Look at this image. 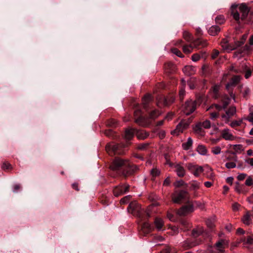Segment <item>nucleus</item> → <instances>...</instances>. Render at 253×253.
Segmentation results:
<instances>
[{"label":"nucleus","instance_id":"obj_31","mask_svg":"<svg viewBox=\"0 0 253 253\" xmlns=\"http://www.w3.org/2000/svg\"><path fill=\"white\" fill-rule=\"evenodd\" d=\"M242 221L244 224L249 225L251 222V215L249 212H247L242 218Z\"/></svg>","mask_w":253,"mask_h":253},{"label":"nucleus","instance_id":"obj_40","mask_svg":"<svg viewBox=\"0 0 253 253\" xmlns=\"http://www.w3.org/2000/svg\"><path fill=\"white\" fill-rule=\"evenodd\" d=\"M215 20L216 23L218 24H222L224 23L225 18L223 15H219L215 17Z\"/></svg>","mask_w":253,"mask_h":253},{"label":"nucleus","instance_id":"obj_64","mask_svg":"<svg viewBox=\"0 0 253 253\" xmlns=\"http://www.w3.org/2000/svg\"><path fill=\"white\" fill-rule=\"evenodd\" d=\"M251 74H252V72L250 70H247L245 73V78L246 79H248L249 78H250L251 77Z\"/></svg>","mask_w":253,"mask_h":253},{"label":"nucleus","instance_id":"obj_45","mask_svg":"<svg viewBox=\"0 0 253 253\" xmlns=\"http://www.w3.org/2000/svg\"><path fill=\"white\" fill-rule=\"evenodd\" d=\"M160 173V170L157 169V168H154L151 169V174L153 177H156L158 175H159Z\"/></svg>","mask_w":253,"mask_h":253},{"label":"nucleus","instance_id":"obj_30","mask_svg":"<svg viewBox=\"0 0 253 253\" xmlns=\"http://www.w3.org/2000/svg\"><path fill=\"white\" fill-rule=\"evenodd\" d=\"M136 136L138 139H144L148 137V133L145 131L141 130L136 132Z\"/></svg>","mask_w":253,"mask_h":253},{"label":"nucleus","instance_id":"obj_23","mask_svg":"<svg viewBox=\"0 0 253 253\" xmlns=\"http://www.w3.org/2000/svg\"><path fill=\"white\" fill-rule=\"evenodd\" d=\"M240 80H241V77L240 76H235L233 77L231 79V80H230L229 83H228L227 84L226 88L227 89H229L231 86L235 85L240 81Z\"/></svg>","mask_w":253,"mask_h":253},{"label":"nucleus","instance_id":"obj_1","mask_svg":"<svg viewBox=\"0 0 253 253\" xmlns=\"http://www.w3.org/2000/svg\"><path fill=\"white\" fill-rule=\"evenodd\" d=\"M113 170L122 169V174L125 176L132 174L138 169L136 166L131 164L127 160L116 158L111 166Z\"/></svg>","mask_w":253,"mask_h":253},{"label":"nucleus","instance_id":"obj_46","mask_svg":"<svg viewBox=\"0 0 253 253\" xmlns=\"http://www.w3.org/2000/svg\"><path fill=\"white\" fill-rule=\"evenodd\" d=\"M130 199L131 196L129 195H127L120 200V203L122 204H126L130 200Z\"/></svg>","mask_w":253,"mask_h":253},{"label":"nucleus","instance_id":"obj_12","mask_svg":"<svg viewBox=\"0 0 253 253\" xmlns=\"http://www.w3.org/2000/svg\"><path fill=\"white\" fill-rule=\"evenodd\" d=\"M194 210L193 205L189 203L188 205L184 206L180 209L177 211V214L179 215H185L193 211Z\"/></svg>","mask_w":253,"mask_h":253},{"label":"nucleus","instance_id":"obj_7","mask_svg":"<svg viewBox=\"0 0 253 253\" xmlns=\"http://www.w3.org/2000/svg\"><path fill=\"white\" fill-rule=\"evenodd\" d=\"M196 106V101L188 100L182 106V110L186 115H189L195 110Z\"/></svg>","mask_w":253,"mask_h":253},{"label":"nucleus","instance_id":"obj_16","mask_svg":"<svg viewBox=\"0 0 253 253\" xmlns=\"http://www.w3.org/2000/svg\"><path fill=\"white\" fill-rule=\"evenodd\" d=\"M221 45L222 48L227 52H230L236 49L235 44L232 45L228 43L226 39H223L221 42Z\"/></svg>","mask_w":253,"mask_h":253},{"label":"nucleus","instance_id":"obj_43","mask_svg":"<svg viewBox=\"0 0 253 253\" xmlns=\"http://www.w3.org/2000/svg\"><path fill=\"white\" fill-rule=\"evenodd\" d=\"M242 123V120H238V121H234L231 122L230 124V126L232 127H235L238 126H240Z\"/></svg>","mask_w":253,"mask_h":253},{"label":"nucleus","instance_id":"obj_22","mask_svg":"<svg viewBox=\"0 0 253 253\" xmlns=\"http://www.w3.org/2000/svg\"><path fill=\"white\" fill-rule=\"evenodd\" d=\"M195 71V67L190 65L185 66L183 68V73L187 76H191L194 74Z\"/></svg>","mask_w":253,"mask_h":253},{"label":"nucleus","instance_id":"obj_51","mask_svg":"<svg viewBox=\"0 0 253 253\" xmlns=\"http://www.w3.org/2000/svg\"><path fill=\"white\" fill-rule=\"evenodd\" d=\"M191 58L192 61L196 62L201 58V56L198 53L194 54L192 56Z\"/></svg>","mask_w":253,"mask_h":253},{"label":"nucleus","instance_id":"obj_54","mask_svg":"<svg viewBox=\"0 0 253 253\" xmlns=\"http://www.w3.org/2000/svg\"><path fill=\"white\" fill-rule=\"evenodd\" d=\"M219 52L217 50L214 49L213 50L212 54H211V58L212 59H215V58H216L218 56V55H219Z\"/></svg>","mask_w":253,"mask_h":253},{"label":"nucleus","instance_id":"obj_8","mask_svg":"<svg viewBox=\"0 0 253 253\" xmlns=\"http://www.w3.org/2000/svg\"><path fill=\"white\" fill-rule=\"evenodd\" d=\"M127 210L134 215L138 217L141 216L142 211L140 205L136 201H133L130 203Z\"/></svg>","mask_w":253,"mask_h":253},{"label":"nucleus","instance_id":"obj_44","mask_svg":"<svg viewBox=\"0 0 253 253\" xmlns=\"http://www.w3.org/2000/svg\"><path fill=\"white\" fill-rule=\"evenodd\" d=\"M171 51L173 54L176 55L177 56H178L179 57L182 58L184 57V56L183 55V54L181 52V51H179V50H178L177 48H172Z\"/></svg>","mask_w":253,"mask_h":253},{"label":"nucleus","instance_id":"obj_32","mask_svg":"<svg viewBox=\"0 0 253 253\" xmlns=\"http://www.w3.org/2000/svg\"><path fill=\"white\" fill-rule=\"evenodd\" d=\"M236 162H235V161L228 162L225 164V166L228 169L235 168L237 167V165L236 163ZM241 167H242L241 165L237 166L238 168H241Z\"/></svg>","mask_w":253,"mask_h":253},{"label":"nucleus","instance_id":"obj_10","mask_svg":"<svg viewBox=\"0 0 253 253\" xmlns=\"http://www.w3.org/2000/svg\"><path fill=\"white\" fill-rule=\"evenodd\" d=\"M188 126L189 123L187 121H182L177 125L176 128L171 131V134L173 135H178Z\"/></svg>","mask_w":253,"mask_h":253},{"label":"nucleus","instance_id":"obj_59","mask_svg":"<svg viewBox=\"0 0 253 253\" xmlns=\"http://www.w3.org/2000/svg\"><path fill=\"white\" fill-rule=\"evenodd\" d=\"M184 94H185V90H184V88H181V89L179 91V98H180V100H182L183 99V96H184Z\"/></svg>","mask_w":253,"mask_h":253},{"label":"nucleus","instance_id":"obj_47","mask_svg":"<svg viewBox=\"0 0 253 253\" xmlns=\"http://www.w3.org/2000/svg\"><path fill=\"white\" fill-rule=\"evenodd\" d=\"M197 166V165H194L193 164L190 163L188 164L187 168L191 173H193Z\"/></svg>","mask_w":253,"mask_h":253},{"label":"nucleus","instance_id":"obj_39","mask_svg":"<svg viewBox=\"0 0 253 253\" xmlns=\"http://www.w3.org/2000/svg\"><path fill=\"white\" fill-rule=\"evenodd\" d=\"M226 160L228 161L229 162H232V161L237 162L238 157L234 153H233L231 154H230V155H229L226 157Z\"/></svg>","mask_w":253,"mask_h":253},{"label":"nucleus","instance_id":"obj_27","mask_svg":"<svg viewBox=\"0 0 253 253\" xmlns=\"http://www.w3.org/2000/svg\"><path fill=\"white\" fill-rule=\"evenodd\" d=\"M154 224L158 230H161L164 225V221L161 218H156L154 221Z\"/></svg>","mask_w":253,"mask_h":253},{"label":"nucleus","instance_id":"obj_9","mask_svg":"<svg viewBox=\"0 0 253 253\" xmlns=\"http://www.w3.org/2000/svg\"><path fill=\"white\" fill-rule=\"evenodd\" d=\"M174 101V97L172 95L167 97L160 96L157 99V105L159 107L162 106H169Z\"/></svg>","mask_w":253,"mask_h":253},{"label":"nucleus","instance_id":"obj_24","mask_svg":"<svg viewBox=\"0 0 253 253\" xmlns=\"http://www.w3.org/2000/svg\"><path fill=\"white\" fill-rule=\"evenodd\" d=\"M251 47L248 46V45H246L244 47L243 49H240L238 50V51H236L235 53V55L237 57H240L241 56L242 54H245L248 53V51L250 50Z\"/></svg>","mask_w":253,"mask_h":253},{"label":"nucleus","instance_id":"obj_4","mask_svg":"<svg viewBox=\"0 0 253 253\" xmlns=\"http://www.w3.org/2000/svg\"><path fill=\"white\" fill-rule=\"evenodd\" d=\"M160 115V113L157 110H154L149 113L148 117H145L142 115L141 110L136 108L134 112L135 122L140 126H148L150 124L149 119H155Z\"/></svg>","mask_w":253,"mask_h":253},{"label":"nucleus","instance_id":"obj_25","mask_svg":"<svg viewBox=\"0 0 253 253\" xmlns=\"http://www.w3.org/2000/svg\"><path fill=\"white\" fill-rule=\"evenodd\" d=\"M193 140L191 137H188L186 142L183 143L182 144V148L185 150H189L192 146Z\"/></svg>","mask_w":253,"mask_h":253},{"label":"nucleus","instance_id":"obj_63","mask_svg":"<svg viewBox=\"0 0 253 253\" xmlns=\"http://www.w3.org/2000/svg\"><path fill=\"white\" fill-rule=\"evenodd\" d=\"M20 189V186L19 184H16L14 185L13 187V191L14 192H17L18 190Z\"/></svg>","mask_w":253,"mask_h":253},{"label":"nucleus","instance_id":"obj_20","mask_svg":"<svg viewBox=\"0 0 253 253\" xmlns=\"http://www.w3.org/2000/svg\"><path fill=\"white\" fill-rule=\"evenodd\" d=\"M235 190L239 194H245L247 192L245 186L243 184H240L239 182L235 183Z\"/></svg>","mask_w":253,"mask_h":253},{"label":"nucleus","instance_id":"obj_61","mask_svg":"<svg viewBox=\"0 0 253 253\" xmlns=\"http://www.w3.org/2000/svg\"><path fill=\"white\" fill-rule=\"evenodd\" d=\"M159 136L161 139H163L165 137L166 135L165 131L160 130L158 133Z\"/></svg>","mask_w":253,"mask_h":253},{"label":"nucleus","instance_id":"obj_11","mask_svg":"<svg viewBox=\"0 0 253 253\" xmlns=\"http://www.w3.org/2000/svg\"><path fill=\"white\" fill-rule=\"evenodd\" d=\"M228 245V242L225 239H221L214 245L215 249L218 253H222L224 252V249Z\"/></svg>","mask_w":253,"mask_h":253},{"label":"nucleus","instance_id":"obj_17","mask_svg":"<svg viewBox=\"0 0 253 253\" xmlns=\"http://www.w3.org/2000/svg\"><path fill=\"white\" fill-rule=\"evenodd\" d=\"M221 135L226 140H234L236 139V137L231 133L229 129H224L221 132Z\"/></svg>","mask_w":253,"mask_h":253},{"label":"nucleus","instance_id":"obj_58","mask_svg":"<svg viewBox=\"0 0 253 253\" xmlns=\"http://www.w3.org/2000/svg\"><path fill=\"white\" fill-rule=\"evenodd\" d=\"M247 120L251 123L253 125V113H251L248 117L247 118Z\"/></svg>","mask_w":253,"mask_h":253},{"label":"nucleus","instance_id":"obj_56","mask_svg":"<svg viewBox=\"0 0 253 253\" xmlns=\"http://www.w3.org/2000/svg\"><path fill=\"white\" fill-rule=\"evenodd\" d=\"M247 176V174L244 173H240L237 176V178L239 180H243Z\"/></svg>","mask_w":253,"mask_h":253},{"label":"nucleus","instance_id":"obj_14","mask_svg":"<svg viewBox=\"0 0 253 253\" xmlns=\"http://www.w3.org/2000/svg\"><path fill=\"white\" fill-rule=\"evenodd\" d=\"M236 112V109L235 107L232 106L229 108L228 110L226 111V114L222 115V120L225 123H228L229 122V119L232 116H233Z\"/></svg>","mask_w":253,"mask_h":253},{"label":"nucleus","instance_id":"obj_37","mask_svg":"<svg viewBox=\"0 0 253 253\" xmlns=\"http://www.w3.org/2000/svg\"><path fill=\"white\" fill-rule=\"evenodd\" d=\"M247 37H248V35L247 34H245V35H243L240 41H238L235 42L236 48L237 47L240 46L241 45L243 44L244 43V42H245V41L247 38Z\"/></svg>","mask_w":253,"mask_h":253},{"label":"nucleus","instance_id":"obj_60","mask_svg":"<svg viewBox=\"0 0 253 253\" xmlns=\"http://www.w3.org/2000/svg\"><path fill=\"white\" fill-rule=\"evenodd\" d=\"M245 162L251 166H253V158H248L245 160Z\"/></svg>","mask_w":253,"mask_h":253},{"label":"nucleus","instance_id":"obj_53","mask_svg":"<svg viewBox=\"0 0 253 253\" xmlns=\"http://www.w3.org/2000/svg\"><path fill=\"white\" fill-rule=\"evenodd\" d=\"M1 168L3 169H8L11 168V165L9 163L5 162L3 163Z\"/></svg>","mask_w":253,"mask_h":253},{"label":"nucleus","instance_id":"obj_2","mask_svg":"<svg viewBox=\"0 0 253 253\" xmlns=\"http://www.w3.org/2000/svg\"><path fill=\"white\" fill-rule=\"evenodd\" d=\"M135 130L132 128H127L126 129L125 134V138L126 141V144H109L106 147V150L109 155L113 154L122 155L124 152L123 148L126 147L128 144V141L130 140L134 136Z\"/></svg>","mask_w":253,"mask_h":253},{"label":"nucleus","instance_id":"obj_36","mask_svg":"<svg viewBox=\"0 0 253 253\" xmlns=\"http://www.w3.org/2000/svg\"><path fill=\"white\" fill-rule=\"evenodd\" d=\"M193 48H194V46L193 43L188 45H184L182 47L183 52L187 54L191 52Z\"/></svg>","mask_w":253,"mask_h":253},{"label":"nucleus","instance_id":"obj_28","mask_svg":"<svg viewBox=\"0 0 253 253\" xmlns=\"http://www.w3.org/2000/svg\"><path fill=\"white\" fill-rule=\"evenodd\" d=\"M197 151L200 155L205 156L207 155L208 150L204 145H199L197 148Z\"/></svg>","mask_w":253,"mask_h":253},{"label":"nucleus","instance_id":"obj_62","mask_svg":"<svg viewBox=\"0 0 253 253\" xmlns=\"http://www.w3.org/2000/svg\"><path fill=\"white\" fill-rule=\"evenodd\" d=\"M170 183V178L169 177H168L164 180L163 184L165 186H168L169 185Z\"/></svg>","mask_w":253,"mask_h":253},{"label":"nucleus","instance_id":"obj_48","mask_svg":"<svg viewBox=\"0 0 253 253\" xmlns=\"http://www.w3.org/2000/svg\"><path fill=\"white\" fill-rule=\"evenodd\" d=\"M245 184L247 186H251L253 184V179L251 176H249L248 177L246 180Z\"/></svg>","mask_w":253,"mask_h":253},{"label":"nucleus","instance_id":"obj_57","mask_svg":"<svg viewBox=\"0 0 253 253\" xmlns=\"http://www.w3.org/2000/svg\"><path fill=\"white\" fill-rule=\"evenodd\" d=\"M240 207V205L237 203H234L232 205V209L234 211H238Z\"/></svg>","mask_w":253,"mask_h":253},{"label":"nucleus","instance_id":"obj_5","mask_svg":"<svg viewBox=\"0 0 253 253\" xmlns=\"http://www.w3.org/2000/svg\"><path fill=\"white\" fill-rule=\"evenodd\" d=\"M231 98L235 100L234 95L232 94L230 95V97H228L227 95H224L222 98L221 105L218 104L212 105L209 108H208L207 110L215 109V110L219 111L222 109H225L229 104Z\"/></svg>","mask_w":253,"mask_h":253},{"label":"nucleus","instance_id":"obj_50","mask_svg":"<svg viewBox=\"0 0 253 253\" xmlns=\"http://www.w3.org/2000/svg\"><path fill=\"white\" fill-rule=\"evenodd\" d=\"M218 117H219V114L215 111H214V112L210 113V118L211 120H213L215 119L216 118H218Z\"/></svg>","mask_w":253,"mask_h":253},{"label":"nucleus","instance_id":"obj_26","mask_svg":"<svg viewBox=\"0 0 253 253\" xmlns=\"http://www.w3.org/2000/svg\"><path fill=\"white\" fill-rule=\"evenodd\" d=\"M220 31V28L217 26H212L209 30V34L212 36H215Z\"/></svg>","mask_w":253,"mask_h":253},{"label":"nucleus","instance_id":"obj_6","mask_svg":"<svg viewBox=\"0 0 253 253\" xmlns=\"http://www.w3.org/2000/svg\"><path fill=\"white\" fill-rule=\"evenodd\" d=\"M188 193L185 190L175 191L172 195V200L174 203L180 204L185 200Z\"/></svg>","mask_w":253,"mask_h":253},{"label":"nucleus","instance_id":"obj_21","mask_svg":"<svg viewBox=\"0 0 253 253\" xmlns=\"http://www.w3.org/2000/svg\"><path fill=\"white\" fill-rule=\"evenodd\" d=\"M153 226L148 222H145L141 226V231L144 234H146L151 231Z\"/></svg>","mask_w":253,"mask_h":253},{"label":"nucleus","instance_id":"obj_19","mask_svg":"<svg viewBox=\"0 0 253 253\" xmlns=\"http://www.w3.org/2000/svg\"><path fill=\"white\" fill-rule=\"evenodd\" d=\"M195 48L204 47L208 45L207 41L205 40L198 39L193 42Z\"/></svg>","mask_w":253,"mask_h":253},{"label":"nucleus","instance_id":"obj_38","mask_svg":"<svg viewBox=\"0 0 253 253\" xmlns=\"http://www.w3.org/2000/svg\"><path fill=\"white\" fill-rule=\"evenodd\" d=\"M244 245H251L253 244V235L249 236L247 238L243 240Z\"/></svg>","mask_w":253,"mask_h":253},{"label":"nucleus","instance_id":"obj_52","mask_svg":"<svg viewBox=\"0 0 253 253\" xmlns=\"http://www.w3.org/2000/svg\"><path fill=\"white\" fill-rule=\"evenodd\" d=\"M148 143H143L142 144H140L138 146V149L140 150H144L146 148V147L148 146Z\"/></svg>","mask_w":253,"mask_h":253},{"label":"nucleus","instance_id":"obj_35","mask_svg":"<svg viewBox=\"0 0 253 253\" xmlns=\"http://www.w3.org/2000/svg\"><path fill=\"white\" fill-rule=\"evenodd\" d=\"M204 171V169L202 166L197 165L194 171L192 173L195 176L198 177Z\"/></svg>","mask_w":253,"mask_h":253},{"label":"nucleus","instance_id":"obj_49","mask_svg":"<svg viewBox=\"0 0 253 253\" xmlns=\"http://www.w3.org/2000/svg\"><path fill=\"white\" fill-rule=\"evenodd\" d=\"M207 226L210 228H212L214 226V221L212 219H208L206 221Z\"/></svg>","mask_w":253,"mask_h":253},{"label":"nucleus","instance_id":"obj_29","mask_svg":"<svg viewBox=\"0 0 253 253\" xmlns=\"http://www.w3.org/2000/svg\"><path fill=\"white\" fill-rule=\"evenodd\" d=\"M151 101V96L150 95H145L142 99V104L145 109L147 110V106Z\"/></svg>","mask_w":253,"mask_h":253},{"label":"nucleus","instance_id":"obj_15","mask_svg":"<svg viewBox=\"0 0 253 253\" xmlns=\"http://www.w3.org/2000/svg\"><path fill=\"white\" fill-rule=\"evenodd\" d=\"M171 167L174 169V171L179 177H183L185 175V170L181 164H174Z\"/></svg>","mask_w":253,"mask_h":253},{"label":"nucleus","instance_id":"obj_3","mask_svg":"<svg viewBox=\"0 0 253 253\" xmlns=\"http://www.w3.org/2000/svg\"><path fill=\"white\" fill-rule=\"evenodd\" d=\"M249 11V8L245 3H241L240 5L234 4L231 6V15L238 23L245 20Z\"/></svg>","mask_w":253,"mask_h":253},{"label":"nucleus","instance_id":"obj_33","mask_svg":"<svg viewBox=\"0 0 253 253\" xmlns=\"http://www.w3.org/2000/svg\"><path fill=\"white\" fill-rule=\"evenodd\" d=\"M201 183L197 181H193L190 183V189L192 190L196 191L200 187Z\"/></svg>","mask_w":253,"mask_h":253},{"label":"nucleus","instance_id":"obj_34","mask_svg":"<svg viewBox=\"0 0 253 253\" xmlns=\"http://www.w3.org/2000/svg\"><path fill=\"white\" fill-rule=\"evenodd\" d=\"M204 230L202 227H198L197 228L194 229L192 231V235L194 237H197L200 236L203 233Z\"/></svg>","mask_w":253,"mask_h":253},{"label":"nucleus","instance_id":"obj_41","mask_svg":"<svg viewBox=\"0 0 253 253\" xmlns=\"http://www.w3.org/2000/svg\"><path fill=\"white\" fill-rule=\"evenodd\" d=\"M183 37L187 42H189L192 40L191 35L188 31H185L183 32Z\"/></svg>","mask_w":253,"mask_h":253},{"label":"nucleus","instance_id":"obj_18","mask_svg":"<svg viewBox=\"0 0 253 253\" xmlns=\"http://www.w3.org/2000/svg\"><path fill=\"white\" fill-rule=\"evenodd\" d=\"M201 126L205 128H209L211 127V123L209 120H206L202 124L197 125L195 127V130L198 132L200 133L202 131Z\"/></svg>","mask_w":253,"mask_h":253},{"label":"nucleus","instance_id":"obj_42","mask_svg":"<svg viewBox=\"0 0 253 253\" xmlns=\"http://www.w3.org/2000/svg\"><path fill=\"white\" fill-rule=\"evenodd\" d=\"M211 151L214 155H218L221 153V148L218 146H215L211 148Z\"/></svg>","mask_w":253,"mask_h":253},{"label":"nucleus","instance_id":"obj_13","mask_svg":"<svg viewBox=\"0 0 253 253\" xmlns=\"http://www.w3.org/2000/svg\"><path fill=\"white\" fill-rule=\"evenodd\" d=\"M129 186L128 185H122L116 187L114 190V194L115 196H119L123 194L128 191Z\"/></svg>","mask_w":253,"mask_h":253},{"label":"nucleus","instance_id":"obj_55","mask_svg":"<svg viewBox=\"0 0 253 253\" xmlns=\"http://www.w3.org/2000/svg\"><path fill=\"white\" fill-rule=\"evenodd\" d=\"M191 205H193V208L195 207H199L202 208L203 207V205L199 202L194 201Z\"/></svg>","mask_w":253,"mask_h":253}]
</instances>
